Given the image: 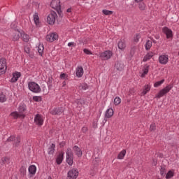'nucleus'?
<instances>
[{
    "label": "nucleus",
    "mask_w": 179,
    "mask_h": 179,
    "mask_svg": "<svg viewBox=\"0 0 179 179\" xmlns=\"http://www.w3.org/2000/svg\"><path fill=\"white\" fill-rule=\"evenodd\" d=\"M50 6L55 10H57L59 16L62 17V11L61 10V1L60 0H52L50 2Z\"/></svg>",
    "instance_id": "nucleus-1"
},
{
    "label": "nucleus",
    "mask_w": 179,
    "mask_h": 179,
    "mask_svg": "<svg viewBox=\"0 0 179 179\" xmlns=\"http://www.w3.org/2000/svg\"><path fill=\"white\" fill-rule=\"evenodd\" d=\"M28 89L30 90V92H32V93L41 92V87H40V85H38V84L34 82L28 83Z\"/></svg>",
    "instance_id": "nucleus-2"
},
{
    "label": "nucleus",
    "mask_w": 179,
    "mask_h": 179,
    "mask_svg": "<svg viewBox=\"0 0 179 179\" xmlns=\"http://www.w3.org/2000/svg\"><path fill=\"white\" fill-rule=\"evenodd\" d=\"M66 162L69 166L73 164V151L71 148H67L66 150Z\"/></svg>",
    "instance_id": "nucleus-3"
},
{
    "label": "nucleus",
    "mask_w": 179,
    "mask_h": 179,
    "mask_svg": "<svg viewBox=\"0 0 179 179\" xmlns=\"http://www.w3.org/2000/svg\"><path fill=\"white\" fill-rule=\"evenodd\" d=\"M173 89V85H169L162 90H161L158 94L155 96L156 99H161V97H163L165 94H167L170 90Z\"/></svg>",
    "instance_id": "nucleus-4"
},
{
    "label": "nucleus",
    "mask_w": 179,
    "mask_h": 179,
    "mask_svg": "<svg viewBox=\"0 0 179 179\" xmlns=\"http://www.w3.org/2000/svg\"><path fill=\"white\" fill-rule=\"evenodd\" d=\"M113 57V52L111 50H105L103 52L99 53V58L102 61H107Z\"/></svg>",
    "instance_id": "nucleus-5"
},
{
    "label": "nucleus",
    "mask_w": 179,
    "mask_h": 179,
    "mask_svg": "<svg viewBox=\"0 0 179 179\" xmlns=\"http://www.w3.org/2000/svg\"><path fill=\"white\" fill-rule=\"evenodd\" d=\"M34 121L36 125H38V127H42L44 124V117L38 113L35 115Z\"/></svg>",
    "instance_id": "nucleus-6"
},
{
    "label": "nucleus",
    "mask_w": 179,
    "mask_h": 179,
    "mask_svg": "<svg viewBox=\"0 0 179 179\" xmlns=\"http://www.w3.org/2000/svg\"><path fill=\"white\" fill-rule=\"evenodd\" d=\"M79 176V171L78 169H73L70 170L67 173V179H76Z\"/></svg>",
    "instance_id": "nucleus-7"
},
{
    "label": "nucleus",
    "mask_w": 179,
    "mask_h": 179,
    "mask_svg": "<svg viewBox=\"0 0 179 179\" xmlns=\"http://www.w3.org/2000/svg\"><path fill=\"white\" fill-rule=\"evenodd\" d=\"M6 59L5 58L0 59V75H3L7 69Z\"/></svg>",
    "instance_id": "nucleus-8"
},
{
    "label": "nucleus",
    "mask_w": 179,
    "mask_h": 179,
    "mask_svg": "<svg viewBox=\"0 0 179 179\" xmlns=\"http://www.w3.org/2000/svg\"><path fill=\"white\" fill-rule=\"evenodd\" d=\"M57 13L52 11L51 13H50L48 15V24H54L55 23V19H57Z\"/></svg>",
    "instance_id": "nucleus-9"
},
{
    "label": "nucleus",
    "mask_w": 179,
    "mask_h": 179,
    "mask_svg": "<svg viewBox=\"0 0 179 179\" xmlns=\"http://www.w3.org/2000/svg\"><path fill=\"white\" fill-rule=\"evenodd\" d=\"M158 61L161 65H167L169 62V55H162L159 57Z\"/></svg>",
    "instance_id": "nucleus-10"
},
{
    "label": "nucleus",
    "mask_w": 179,
    "mask_h": 179,
    "mask_svg": "<svg viewBox=\"0 0 179 179\" xmlns=\"http://www.w3.org/2000/svg\"><path fill=\"white\" fill-rule=\"evenodd\" d=\"M21 140L22 138L20 136H17V137H15V136H11L7 139L8 142H12V141H14V145L15 146H19Z\"/></svg>",
    "instance_id": "nucleus-11"
},
{
    "label": "nucleus",
    "mask_w": 179,
    "mask_h": 179,
    "mask_svg": "<svg viewBox=\"0 0 179 179\" xmlns=\"http://www.w3.org/2000/svg\"><path fill=\"white\" fill-rule=\"evenodd\" d=\"M149 68H150L149 64H145L143 66L141 71H140L141 78H145L146 75L149 73Z\"/></svg>",
    "instance_id": "nucleus-12"
},
{
    "label": "nucleus",
    "mask_w": 179,
    "mask_h": 179,
    "mask_svg": "<svg viewBox=\"0 0 179 179\" xmlns=\"http://www.w3.org/2000/svg\"><path fill=\"white\" fill-rule=\"evenodd\" d=\"M46 40L50 43H52L55 41V40H58V34L56 33H50L46 36Z\"/></svg>",
    "instance_id": "nucleus-13"
},
{
    "label": "nucleus",
    "mask_w": 179,
    "mask_h": 179,
    "mask_svg": "<svg viewBox=\"0 0 179 179\" xmlns=\"http://www.w3.org/2000/svg\"><path fill=\"white\" fill-rule=\"evenodd\" d=\"M163 33L166 34V38H171L173 37V31L171 29H169L167 27H165L162 29Z\"/></svg>",
    "instance_id": "nucleus-14"
},
{
    "label": "nucleus",
    "mask_w": 179,
    "mask_h": 179,
    "mask_svg": "<svg viewBox=\"0 0 179 179\" xmlns=\"http://www.w3.org/2000/svg\"><path fill=\"white\" fill-rule=\"evenodd\" d=\"M20 76H22L20 72L15 71L13 73V78L10 79V83H16V81L19 80V78H20Z\"/></svg>",
    "instance_id": "nucleus-15"
},
{
    "label": "nucleus",
    "mask_w": 179,
    "mask_h": 179,
    "mask_svg": "<svg viewBox=\"0 0 179 179\" xmlns=\"http://www.w3.org/2000/svg\"><path fill=\"white\" fill-rule=\"evenodd\" d=\"M73 150L76 156H78V157H82V150L78 145H75L73 148Z\"/></svg>",
    "instance_id": "nucleus-16"
},
{
    "label": "nucleus",
    "mask_w": 179,
    "mask_h": 179,
    "mask_svg": "<svg viewBox=\"0 0 179 179\" xmlns=\"http://www.w3.org/2000/svg\"><path fill=\"white\" fill-rule=\"evenodd\" d=\"M10 116H12L13 118L16 120L17 118H24V117H26V115H24V114H20L19 112L14 111V112L10 113Z\"/></svg>",
    "instance_id": "nucleus-17"
},
{
    "label": "nucleus",
    "mask_w": 179,
    "mask_h": 179,
    "mask_svg": "<svg viewBox=\"0 0 179 179\" xmlns=\"http://www.w3.org/2000/svg\"><path fill=\"white\" fill-rule=\"evenodd\" d=\"M20 38V31H15L11 35V39L13 41H17Z\"/></svg>",
    "instance_id": "nucleus-18"
},
{
    "label": "nucleus",
    "mask_w": 179,
    "mask_h": 179,
    "mask_svg": "<svg viewBox=\"0 0 179 179\" xmlns=\"http://www.w3.org/2000/svg\"><path fill=\"white\" fill-rule=\"evenodd\" d=\"M117 47L119 50L124 51V50L127 48V43H125V40L119 41V42L117 43Z\"/></svg>",
    "instance_id": "nucleus-19"
},
{
    "label": "nucleus",
    "mask_w": 179,
    "mask_h": 179,
    "mask_svg": "<svg viewBox=\"0 0 179 179\" xmlns=\"http://www.w3.org/2000/svg\"><path fill=\"white\" fill-rule=\"evenodd\" d=\"M83 67L82 66H78L76 69V75L77 78H82L83 76Z\"/></svg>",
    "instance_id": "nucleus-20"
},
{
    "label": "nucleus",
    "mask_w": 179,
    "mask_h": 179,
    "mask_svg": "<svg viewBox=\"0 0 179 179\" xmlns=\"http://www.w3.org/2000/svg\"><path fill=\"white\" fill-rule=\"evenodd\" d=\"M50 113L52 115H61L64 113V110L61 108H55Z\"/></svg>",
    "instance_id": "nucleus-21"
},
{
    "label": "nucleus",
    "mask_w": 179,
    "mask_h": 179,
    "mask_svg": "<svg viewBox=\"0 0 179 179\" xmlns=\"http://www.w3.org/2000/svg\"><path fill=\"white\" fill-rule=\"evenodd\" d=\"M33 20L36 26L38 27V26H40V17L38 16V13H35L33 15Z\"/></svg>",
    "instance_id": "nucleus-22"
},
{
    "label": "nucleus",
    "mask_w": 179,
    "mask_h": 179,
    "mask_svg": "<svg viewBox=\"0 0 179 179\" xmlns=\"http://www.w3.org/2000/svg\"><path fill=\"white\" fill-rule=\"evenodd\" d=\"M113 115H114V110L111 108L107 109L105 113V118H111Z\"/></svg>",
    "instance_id": "nucleus-23"
},
{
    "label": "nucleus",
    "mask_w": 179,
    "mask_h": 179,
    "mask_svg": "<svg viewBox=\"0 0 179 179\" xmlns=\"http://www.w3.org/2000/svg\"><path fill=\"white\" fill-rule=\"evenodd\" d=\"M63 160H64V152H61L59 153V155H57V157L56 158L57 164H61V163H62Z\"/></svg>",
    "instance_id": "nucleus-24"
},
{
    "label": "nucleus",
    "mask_w": 179,
    "mask_h": 179,
    "mask_svg": "<svg viewBox=\"0 0 179 179\" xmlns=\"http://www.w3.org/2000/svg\"><path fill=\"white\" fill-rule=\"evenodd\" d=\"M24 52H26V54H27L30 58H34V52H31L30 47L26 46L24 48Z\"/></svg>",
    "instance_id": "nucleus-25"
},
{
    "label": "nucleus",
    "mask_w": 179,
    "mask_h": 179,
    "mask_svg": "<svg viewBox=\"0 0 179 179\" xmlns=\"http://www.w3.org/2000/svg\"><path fill=\"white\" fill-rule=\"evenodd\" d=\"M150 85H144L143 88V92L141 93V96H145L146 94H148V93H149V92H150Z\"/></svg>",
    "instance_id": "nucleus-26"
},
{
    "label": "nucleus",
    "mask_w": 179,
    "mask_h": 179,
    "mask_svg": "<svg viewBox=\"0 0 179 179\" xmlns=\"http://www.w3.org/2000/svg\"><path fill=\"white\" fill-rule=\"evenodd\" d=\"M17 110L20 114H24V112L27 110L26 105L24 103H20Z\"/></svg>",
    "instance_id": "nucleus-27"
},
{
    "label": "nucleus",
    "mask_w": 179,
    "mask_h": 179,
    "mask_svg": "<svg viewBox=\"0 0 179 179\" xmlns=\"http://www.w3.org/2000/svg\"><path fill=\"white\" fill-rule=\"evenodd\" d=\"M153 55H155V54L152 52H149L147 53L143 59V62H148V61H149V59H150Z\"/></svg>",
    "instance_id": "nucleus-28"
},
{
    "label": "nucleus",
    "mask_w": 179,
    "mask_h": 179,
    "mask_svg": "<svg viewBox=\"0 0 179 179\" xmlns=\"http://www.w3.org/2000/svg\"><path fill=\"white\" fill-rule=\"evenodd\" d=\"M38 52L41 57H43V54H44V45L39 43L38 45Z\"/></svg>",
    "instance_id": "nucleus-29"
},
{
    "label": "nucleus",
    "mask_w": 179,
    "mask_h": 179,
    "mask_svg": "<svg viewBox=\"0 0 179 179\" xmlns=\"http://www.w3.org/2000/svg\"><path fill=\"white\" fill-rule=\"evenodd\" d=\"M21 38L25 43H28L29 40H30V36L27 34L22 32V33H21Z\"/></svg>",
    "instance_id": "nucleus-30"
},
{
    "label": "nucleus",
    "mask_w": 179,
    "mask_h": 179,
    "mask_svg": "<svg viewBox=\"0 0 179 179\" xmlns=\"http://www.w3.org/2000/svg\"><path fill=\"white\" fill-rule=\"evenodd\" d=\"M36 171H37V168L34 165H31L29 167V173L30 174H32V176H34L36 174Z\"/></svg>",
    "instance_id": "nucleus-31"
},
{
    "label": "nucleus",
    "mask_w": 179,
    "mask_h": 179,
    "mask_svg": "<svg viewBox=\"0 0 179 179\" xmlns=\"http://www.w3.org/2000/svg\"><path fill=\"white\" fill-rule=\"evenodd\" d=\"M115 69H117V71H122L124 69V64L117 62L115 66Z\"/></svg>",
    "instance_id": "nucleus-32"
},
{
    "label": "nucleus",
    "mask_w": 179,
    "mask_h": 179,
    "mask_svg": "<svg viewBox=\"0 0 179 179\" xmlns=\"http://www.w3.org/2000/svg\"><path fill=\"white\" fill-rule=\"evenodd\" d=\"M125 155H127V150H122L118 155L117 156V159L119 160H122V159H124V157H125Z\"/></svg>",
    "instance_id": "nucleus-33"
},
{
    "label": "nucleus",
    "mask_w": 179,
    "mask_h": 179,
    "mask_svg": "<svg viewBox=\"0 0 179 179\" xmlns=\"http://www.w3.org/2000/svg\"><path fill=\"white\" fill-rule=\"evenodd\" d=\"M48 155H54L55 152V144L52 143L50 148H48Z\"/></svg>",
    "instance_id": "nucleus-34"
},
{
    "label": "nucleus",
    "mask_w": 179,
    "mask_h": 179,
    "mask_svg": "<svg viewBox=\"0 0 179 179\" xmlns=\"http://www.w3.org/2000/svg\"><path fill=\"white\" fill-rule=\"evenodd\" d=\"M141 38V34H136L134 35L133 38V42L136 44V43H139V39Z\"/></svg>",
    "instance_id": "nucleus-35"
},
{
    "label": "nucleus",
    "mask_w": 179,
    "mask_h": 179,
    "mask_svg": "<svg viewBox=\"0 0 179 179\" xmlns=\"http://www.w3.org/2000/svg\"><path fill=\"white\" fill-rule=\"evenodd\" d=\"M5 101H6V96L0 92V103H5Z\"/></svg>",
    "instance_id": "nucleus-36"
},
{
    "label": "nucleus",
    "mask_w": 179,
    "mask_h": 179,
    "mask_svg": "<svg viewBox=\"0 0 179 179\" xmlns=\"http://www.w3.org/2000/svg\"><path fill=\"white\" fill-rule=\"evenodd\" d=\"M173 177H174V171H169L166 174V179L173 178Z\"/></svg>",
    "instance_id": "nucleus-37"
},
{
    "label": "nucleus",
    "mask_w": 179,
    "mask_h": 179,
    "mask_svg": "<svg viewBox=\"0 0 179 179\" xmlns=\"http://www.w3.org/2000/svg\"><path fill=\"white\" fill-rule=\"evenodd\" d=\"M145 48L147 50H149L150 48H152V42H151V41H147V42L145 44Z\"/></svg>",
    "instance_id": "nucleus-38"
},
{
    "label": "nucleus",
    "mask_w": 179,
    "mask_h": 179,
    "mask_svg": "<svg viewBox=\"0 0 179 179\" xmlns=\"http://www.w3.org/2000/svg\"><path fill=\"white\" fill-rule=\"evenodd\" d=\"M78 87L80 90H87L88 89L87 84H85V83L80 84Z\"/></svg>",
    "instance_id": "nucleus-39"
},
{
    "label": "nucleus",
    "mask_w": 179,
    "mask_h": 179,
    "mask_svg": "<svg viewBox=\"0 0 179 179\" xmlns=\"http://www.w3.org/2000/svg\"><path fill=\"white\" fill-rule=\"evenodd\" d=\"M138 8L140 10H145V9H146V4H145L143 2L139 3Z\"/></svg>",
    "instance_id": "nucleus-40"
},
{
    "label": "nucleus",
    "mask_w": 179,
    "mask_h": 179,
    "mask_svg": "<svg viewBox=\"0 0 179 179\" xmlns=\"http://www.w3.org/2000/svg\"><path fill=\"white\" fill-rule=\"evenodd\" d=\"M163 83H164V79L160 80V81H157L154 84V87H159V86H162V85H163Z\"/></svg>",
    "instance_id": "nucleus-41"
},
{
    "label": "nucleus",
    "mask_w": 179,
    "mask_h": 179,
    "mask_svg": "<svg viewBox=\"0 0 179 179\" xmlns=\"http://www.w3.org/2000/svg\"><path fill=\"white\" fill-rule=\"evenodd\" d=\"M166 172H167V170H166V168L163 167V166H161L160 175L162 176V177H164V176H166Z\"/></svg>",
    "instance_id": "nucleus-42"
},
{
    "label": "nucleus",
    "mask_w": 179,
    "mask_h": 179,
    "mask_svg": "<svg viewBox=\"0 0 179 179\" xmlns=\"http://www.w3.org/2000/svg\"><path fill=\"white\" fill-rule=\"evenodd\" d=\"M114 104L115 106H118L119 104H121V98L120 97H115L114 99Z\"/></svg>",
    "instance_id": "nucleus-43"
},
{
    "label": "nucleus",
    "mask_w": 179,
    "mask_h": 179,
    "mask_svg": "<svg viewBox=\"0 0 179 179\" xmlns=\"http://www.w3.org/2000/svg\"><path fill=\"white\" fill-rule=\"evenodd\" d=\"M60 79H62L64 80H68V74L65 73H62L59 76Z\"/></svg>",
    "instance_id": "nucleus-44"
},
{
    "label": "nucleus",
    "mask_w": 179,
    "mask_h": 179,
    "mask_svg": "<svg viewBox=\"0 0 179 179\" xmlns=\"http://www.w3.org/2000/svg\"><path fill=\"white\" fill-rule=\"evenodd\" d=\"M1 162H2L3 164H9V163H10L8 157L1 158Z\"/></svg>",
    "instance_id": "nucleus-45"
},
{
    "label": "nucleus",
    "mask_w": 179,
    "mask_h": 179,
    "mask_svg": "<svg viewBox=\"0 0 179 179\" xmlns=\"http://www.w3.org/2000/svg\"><path fill=\"white\" fill-rule=\"evenodd\" d=\"M102 12H103V14L106 15V16H108L110 15H113V11H111V10H103Z\"/></svg>",
    "instance_id": "nucleus-46"
},
{
    "label": "nucleus",
    "mask_w": 179,
    "mask_h": 179,
    "mask_svg": "<svg viewBox=\"0 0 179 179\" xmlns=\"http://www.w3.org/2000/svg\"><path fill=\"white\" fill-rule=\"evenodd\" d=\"M83 52H84L85 54H86L87 55H93V53H92V51H90L89 49L85 48V49L83 50Z\"/></svg>",
    "instance_id": "nucleus-47"
},
{
    "label": "nucleus",
    "mask_w": 179,
    "mask_h": 179,
    "mask_svg": "<svg viewBox=\"0 0 179 179\" xmlns=\"http://www.w3.org/2000/svg\"><path fill=\"white\" fill-rule=\"evenodd\" d=\"M33 100L34 101H41V100H43V98L41 96H33Z\"/></svg>",
    "instance_id": "nucleus-48"
},
{
    "label": "nucleus",
    "mask_w": 179,
    "mask_h": 179,
    "mask_svg": "<svg viewBox=\"0 0 179 179\" xmlns=\"http://www.w3.org/2000/svg\"><path fill=\"white\" fill-rule=\"evenodd\" d=\"M150 131L152 132V131H156V124L152 123L150 126Z\"/></svg>",
    "instance_id": "nucleus-49"
},
{
    "label": "nucleus",
    "mask_w": 179,
    "mask_h": 179,
    "mask_svg": "<svg viewBox=\"0 0 179 179\" xmlns=\"http://www.w3.org/2000/svg\"><path fill=\"white\" fill-rule=\"evenodd\" d=\"M135 94V89L131 88L129 92V96Z\"/></svg>",
    "instance_id": "nucleus-50"
},
{
    "label": "nucleus",
    "mask_w": 179,
    "mask_h": 179,
    "mask_svg": "<svg viewBox=\"0 0 179 179\" xmlns=\"http://www.w3.org/2000/svg\"><path fill=\"white\" fill-rule=\"evenodd\" d=\"M82 132H83V134H86V132H87L88 129L87 127H83L81 129Z\"/></svg>",
    "instance_id": "nucleus-51"
},
{
    "label": "nucleus",
    "mask_w": 179,
    "mask_h": 179,
    "mask_svg": "<svg viewBox=\"0 0 179 179\" xmlns=\"http://www.w3.org/2000/svg\"><path fill=\"white\" fill-rule=\"evenodd\" d=\"M72 45H75V42H70L68 43V47H72Z\"/></svg>",
    "instance_id": "nucleus-52"
},
{
    "label": "nucleus",
    "mask_w": 179,
    "mask_h": 179,
    "mask_svg": "<svg viewBox=\"0 0 179 179\" xmlns=\"http://www.w3.org/2000/svg\"><path fill=\"white\" fill-rule=\"evenodd\" d=\"M66 12H67L68 13H71V12H72V8H68V9L66 10Z\"/></svg>",
    "instance_id": "nucleus-53"
},
{
    "label": "nucleus",
    "mask_w": 179,
    "mask_h": 179,
    "mask_svg": "<svg viewBox=\"0 0 179 179\" xmlns=\"http://www.w3.org/2000/svg\"><path fill=\"white\" fill-rule=\"evenodd\" d=\"M93 127H94V128H97V122H94Z\"/></svg>",
    "instance_id": "nucleus-54"
},
{
    "label": "nucleus",
    "mask_w": 179,
    "mask_h": 179,
    "mask_svg": "<svg viewBox=\"0 0 179 179\" xmlns=\"http://www.w3.org/2000/svg\"><path fill=\"white\" fill-rule=\"evenodd\" d=\"M62 85H63V87H64V86H66V82L64 81V82L62 83Z\"/></svg>",
    "instance_id": "nucleus-55"
},
{
    "label": "nucleus",
    "mask_w": 179,
    "mask_h": 179,
    "mask_svg": "<svg viewBox=\"0 0 179 179\" xmlns=\"http://www.w3.org/2000/svg\"><path fill=\"white\" fill-rule=\"evenodd\" d=\"M142 1H143V0H135V2L138 3V2H142Z\"/></svg>",
    "instance_id": "nucleus-56"
},
{
    "label": "nucleus",
    "mask_w": 179,
    "mask_h": 179,
    "mask_svg": "<svg viewBox=\"0 0 179 179\" xmlns=\"http://www.w3.org/2000/svg\"><path fill=\"white\" fill-rule=\"evenodd\" d=\"M60 145H62V146H64V145H65V143H60Z\"/></svg>",
    "instance_id": "nucleus-57"
},
{
    "label": "nucleus",
    "mask_w": 179,
    "mask_h": 179,
    "mask_svg": "<svg viewBox=\"0 0 179 179\" xmlns=\"http://www.w3.org/2000/svg\"><path fill=\"white\" fill-rule=\"evenodd\" d=\"M48 179H52V178H51V176H49Z\"/></svg>",
    "instance_id": "nucleus-58"
},
{
    "label": "nucleus",
    "mask_w": 179,
    "mask_h": 179,
    "mask_svg": "<svg viewBox=\"0 0 179 179\" xmlns=\"http://www.w3.org/2000/svg\"><path fill=\"white\" fill-rule=\"evenodd\" d=\"M178 55H179V52H178Z\"/></svg>",
    "instance_id": "nucleus-59"
}]
</instances>
